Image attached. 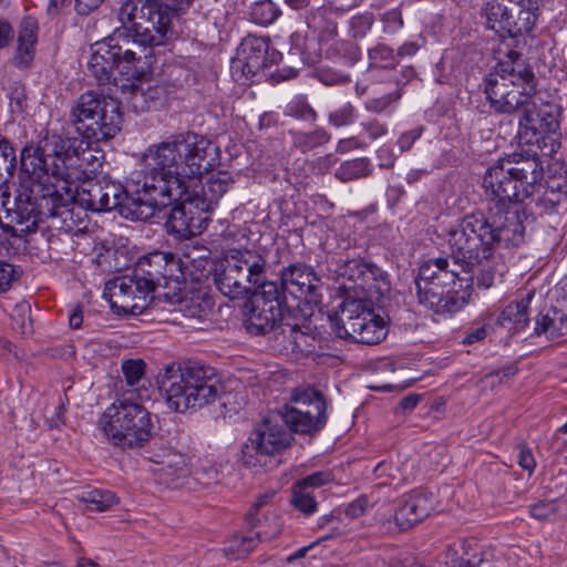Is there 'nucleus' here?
Segmentation results:
<instances>
[{"label":"nucleus","mask_w":567,"mask_h":567,"mask_svg":"<svg viewBox=\"0 0 567 567\" xmlns=\"http://www.w3.org/2000/svg\"><path fill=\"white\" fill-rule=\"evenodd\" d=\"M454 258H431L422 262L415 278V288L419 303L437 315L455 313L462 310L470 301L471 292L467 289L447 290L444 288L455 286L460 281V288H468L472 276L462 271L460 262L454 264Z\"/></svg>","instance_id":"39448f33"},{"label":"nucleus","mask_w":567,"mask_h":567,"mask_svg":"<svg viewBox=\"0 0 567 567\" xmlns=\"http://www.w3.org/2000/svg\"><path fill=\"white\" fill-rule=\"evenodd\" d=\"M102 2L103 0H76L75 9L80 14H87L97 9Z\"/></svg>","instance_id":"e2e57ef3"},{"label":"nucleus","mask_w":567,"mask_h":567,"mask_svg":"<svg viewBox=\"0 0 567 567\" xmlns=\"http://www.w3.org/2000/svg\"><path fill=\"white\" fill-rule=\"evenodd\" d=\"M122 33L123 32H113L112 35L91 47L87 69L100 83L110 82L114 69L122 70V64L118 60V51L121 48L114 42V40L121 38Z\"/></svg>","instance_id":"412c9836"},{"label":"nucleus","mask_w":567,"mask_h":567,"mask_svg":"<svg viewBox=\"0 0 567 567\" xmlns=\"http://www.w3.org/2000/svg\"><path fill=\"white\" fill-rule=\"evenodd\" d=\"M378 158L381 167L390 168L394 165L396 155L390 146L383 145L378 150Z\"/></svg>","instance_id":"bf43d9fd"},{"label":"nucleus","mask_w":567,"mask_h":567,"mask_svg":"<svg viewBox=\"0 0 567 567\" xmlns=\"http://www.w3.org/2000/svg\"><path fill=\"white\" fill-rule=\"evenodd\" d=\"M421 134H422L421 128H414V130L403 133L398 140V145H399L400 152L403 153V152L411 150V147L413 146L415 141L421 137Z\"/></svg>","instance_id":"4d7b16f0"},{"label":"nucleus","mask_w":567,"mask_h":567,"mask_svg":"<svg viewBox=\"0 0 567 567\" xmlns=\"http://www.w3.org/2000/svg\"><path fill=\"white\" fill-rule=\"evenodd\" d=\"M79 501L87 512H104L116 505L118 497L112 491L95 488L82 492Z\"/></svg>","instance_id":"2f4dec72"},{"label":"nucleus","mask_w":567,"mask_h":567,"mask_svg":"<svg viewBox=\"0 0 567 567\" xmlns=\"http://www.w3.org/2000/svg\"><path fill=\"white\" fill-rule=\"evenodd\" d=\"M138 203L133 209V217L136 219H148L154 216L157 209L175 204L166 221L168 233L179 238H190L202 234L206 228L205 204L195 198L190 189H182L177 196H172L168 203L151 206L145 196L144 189L138 192Z\"/></svg>","instance_id":"9b49d317"},{"label":"nucleus","mask_w":567,"mask_h":567,"mask_svg":"<svg viewBox=\"0 0 567 567\" xmlns=\"http://www.w3.org/2000/svg\"><path fill=\"white\" fill-rule=\"evenodd\" d=\"M278 114L275 112H265L259 117V127L269 128L278 124Z\"/></svg>","instance_id":"774afa93"},{"label":"nucleus","mask_w":567,"mask_h":567,"mask_svg":"<svg viewBox=\"0 0 567 567\" xmlns=\"http://www.w3.org/2000/svg\"><path fill=\"white\" fill-rule=\"evenodd\" d=\"M290 402L282 414L284 422L291 431L300 434H313L327 423V403L323 394L309 385L292 390Z\"/></svg>","instance_id":"2eb2a0df"},{"label":"nucleus","mask_w":567,"mask_h":567,"mask_svg":"<svg viewBox=\"0 0 567 567\" xmlns=\"http://www.w3.org/2000/svg\"><path fill=\"white\" fill-rule=\"evenodd\" d=\"M518 464L523 470L527 471L529 475L534 472L536 467L535 457L530 449H528L525 445L519 446Z\"/></svg>","instance_id":"6e6d98bb"},{"label":"nucleus","mask_w":567,"mask_h":567,"mask_svg":"<svg viewBox=\"0 0 567 567\" xmlns=\"http://www.w3.org/2000/svg\"><path fill=\"white\" fill-rule=\"evenodd\" d=\"M138 202V196L130 197L120 183L101 179L86 181L81 186L78 184L73 204L79 203L92 212H109L117 207H126L133 215V209Z\"/></svg>","instance_id":"f3484780"},{"label":"nucleus","mask_w":567,"mask_h":567,"mask_svg":"<svg viewBox=\"0 0 567 567\" xmlns=\"http://www.w3.org/2000/svg\"><path fill=\"white\" fill-rule=\"evenodd\" d=\"M162 390L167 406L172 411L185 413L215 402L220 393V383L213 368L185 362L165 369Z\"/></svg>","instance_id":"423d86ee"},{"label":"nucleus","mask_w":567,"mask_h":567,"mask_svg":"<svg viewBox=\"0 0 567 567\" xmlns=\"http://www.w3.org/2000/svg\"><path fill=\"white\" fill-rule=\"evenodd\" d=\"M486 27L499 38H514L520 33L513 8H508L502 0H489L485 7Z\"/></svg>","instance_id":"a878e982"},{"label":"nucleus","mask_w":567,"mask_h":567,"mask_svg":"<svg viewBox=\"0 0 567 567\" xmlns=\"http://www.w3.org/2000/svg\"><path fill=\"white\" fill-rule=\"evenodd\" d=\"M245 323L250 333L265 334L281 319L280 302L267 305L261 297H251L245 306Z\"/></svg>","instance_id":"5701e85b"},{"label":"nucleus","mask_w":567,"mask_h":567,"mask_svg":"<svg viewBox=\"0 0 567 567\" xmlns=\"http://www.w3.org/2000/svg\"><path fill=\"white\" fill-rule=\"evenodd\" d=\"M332 480L333 476L330 472L320 471L308 475L307 477L298 481L297 483L312 491L316 487H320L332 482Z\"/></svg>","instance_id":"8fccbe9b"},{"label":"nucleus","mask_w":567,"mask_h":567,"mask_svg":"<svg viewBox=\"0 0 567 567\" xmlns=\"http://www.w3.org/2000/svg\"><path fill=\"white\" fill-rule=\"evenodd\" d=\"M367 145L362 143L358 137L351 136L348 138L340 140L337 145V152L347 153L355 148H364Z\"/></svg>","instance_id":"052dcab7"},{"label":"nucleus","mask_w":567,"mask_h":567,"mask_svg":"<svg viewBox=\"0 0 567 567\" xmlns=\"http://www.w3.org/2000/svg\"><path fill=\"white\" fill-rule=\"evenodd\" d=\"M557 509L556 502H539L530 506V514L533 517L537 519H548L550 518Z\"/></svg>","instance_id":"864d4df0"},{"label":"nucleus","mask_w":567,"mask_h":567,"mask_svg":"<svg viewBox=\"0 0 567 567\" xmlns=\"http://www.w3.org/2000/svg\"><path fill=\"white\" fill-rule=\"evenodd\" d=\"M401 93L399 91H395L390 94L367 101L364 107L367 111L373 113H382L385 112L392 103L399 101Z\"/></svg>","instance_id":"49530a36"},{"label":"nucleus","mask_w":567,"mask_h":567,"mask_svg":"<svg viewBox=\"0 0 567 567\" xmlns=\"http://www.w3.org/2000/svg\"><path fill=\"white\" fill-rule=\"evenodd\" d=\"M104 296L109 297L113 309L124 313L140 315L147 308L152 292L133 271V276H121L107 281Z\"/></svg>","instance_id":"a211bd4d"},{"label":"nucleus","mask_w":567,"mask_h":567,"mask_svg":"<svg viewBox=\"0 0 567 567\" xmlns=\"http://www.w3.org/2000/svg\"><path fill=\"white\" fill-rule=\"evenodd\" d=\"M368 505V498L365 496H361L348 505L346 513L352 518L359 517L364 513Z\"/></svg>","instance_id":"13d9d810"},{"label":"nucleus","mask_w":567,"mask_h":567,"mask_svg":"<svg viewBox=\"0 0 567 567\" xmlns=\"http://www.w3.org/2000/svg\"><path fill=\"white\" fill-rule=\"evenodd\" d=\"M533 297L534 292L530 291L519 301L511 302L507 305L499 313L497 323L503 327H508L514 331L523 330L528 323L527 309Z\"/></svg>","instance_id":"7c9ffc66"},{"label":"nucleus","mask_w":567,"mask_h":567,"mask_svg":"<svg viewBox=\"0 0 567 567\" xmlns=\"http://www.w3.org/2000/svg\"><path fill=\"white\" fill-rule=\"evenodd\" d=\"M202 249L199 248H190L187 251L183 252L181 257L176 256V259H186V255H190L195 260H190L188 264V267L184 269V281L186 280V277L189 276L196 280L199 279V275L196 274V271H203L205 270L208 259L206 256L199 254ZM189 259H192L189 257Z\"/></svg>","instance_id":"ea45409f"},{"label":"nucleus","mask_w":567,"mask_h":567,"mask_svg":"<svg viewBox=\"0 0 567 567\" xmlns=\"http://www.w3.org/2000/svg\"><path fill=\"white\" fill-rule=\"evenodd\" d=\"M105 437L121 449H138L152 436L151 413L140 403L117 399L109 405L97 421Z\"/></svg>","instance_id":"6e6552de"},{"label":"nucleus","mask_w":567,"mask_h":567,"mask_svg":"<svg viewBox=\"0 0 567 567\" xmlns=\"http://www.w3.org/2000/svg\"><path fill=\"white\" fill-rule=\"evenodd\" d=\"M266 275V259L256 250L230 248L216 264L213 279L230 299L248 296Z\"/></svg>","instance_id":"1a4fd4ad"},{"label":"nucleus","mask_w":567,"mask_h":567,"mask_svg":"<svg viewBox=\"0 0 567 567\" xmlns=\"http://www.w3.org/2000/svg\"><path fill=\"white\" fill-rule=\"evenodd\" d=\"M285 115L308 122H315L318 117L307 96L302 94L296 95L289 101L285 109Z\"/></svg>","instance_id":"f704fd0d"},{"label":"nucleus","mask_w":567,"mask_h":567,"mask_svg":"<svg viewBox=\"0 0 567 567\" xmlns=\"http://www.w3.org/2000/svg\"><path fill=\"white\" fill-rule=\"evenodd\" d=\"M166 94L165 86L158 83L144 82L133 89L131 104L137 112H146L159 104Z\"/></svg>","instance_id":"c756f323"},{"label":"nucleus","mask_w":567,"mask_h":567,"mask_svg":"<svg viewBox=\"0 0 567 567\" xmlns=\"http://www.w3.org/2000/svg\"><path fill=\"white\" fill-rule=\"evenodd\" d=\"M488 333L487 326H481L470 330L463 339L465 344H473L486 338Z\"/></svg>","instance_id":"680f3d73"},{"label":"nucleus","mask_w":567,"mask_h":567,"mask_svg":"<svg viewBox=\"0 0 567 567\" xmlns=\"http://www.w3.org/2000/svg\"><path fill=\"white\" fill-rule=\"evenodd\" d=\"M189 257L195 260L190 255H186V259H176L174 254L154 251L141 257L133 271L152 293L163 287L169 289L164 297L175 296L183 288L184 269L188 267Z\"/></svg>","instance_id":"ddd939ff"},{"label":"nucleus","mask_w":567,"mask_h":567,"mask_svg":"<svg viewBox=\"0 0 567 567\" xmlns=\"http://www.w3.org/2000/svg\"><path fill=\"white\" fill-rule=\"evenodd\" d=\"M20 275L21 272L16 266L9 262H0V293L10 290L13 284L19 280Z\"/></svg>","instance_id":"c03bdc74"},{"label":"nucleus","mask_w":567,"mask_h":567,"mask_svg":"<svg viewBox=\"0 0 567 567\" xmlns=\"http://www.w3.org/2000/svg\"><path fill=\"white\" fill-rule=\"evenodd\" d=\"M381 20L384 23L383 31L386 33H395L403 27L402 14L398 9L384 12Z\"/></svg>","instance_id":"3c124183"},{"label":"nucleus","mask_w":567,"mask_h":567,"mask_svg":"<svg viewBox=\"0 0 567 567\" xmlns=\"http://www.w3.org/2000/svg\"><path fill=\"white\" fill-rule=\"evenodd\" d=\"M291 440V434L281 423L267 419L244 444L241 461L249 468H267L271 466L272 458L290 445Z\"/></svg>","instance_id":"dca6fc26"},{"label":"nucleus","mask_w":567,"mask_h":567,"mask_svg":"<svg viewBox=\"0 0 567 567\" xmlns=\"http://www.w3.org/2000/svg\"><path fill=\"white\" fill-rule=\"evenodd\" d=\"M146 364L142 359H125L121 364V370L127 385L135 386L145 375Z\"/></svg>","instance_id":"58836bf2"},{"label":"nucleus","mask_w":567,"mask_h":567,"mask_svg":"<svg viewBox=\"0 0 567 567\" xmlns=\"http://www.w3.org/2000/svg\"><path fill=\"white\" fill-rule=\"evenodd\" d=\"M142 189L151 206L168 203L215 166L218 148L207 137L184 132L152 144L144 154Z\"/></svg>","instance_id":"7ed1b4c3"},{"label":"nucleus","mask_w":567,"mask_h":567,"mask_svg":"<svg viewBox=\"0 0 567 567\" xmlns=\"http://www.w3.org/2000/svg\"><path fill=\"white\" fill-rule=\"evenodd\" d=\"M291 135L293 145L302 152L323 145L330 140V134L322 127L308 133L291 132Z\"/></svg>","instance_id":"72a5a7b5"},{"label":"nucleus","mask_w":567,"mask_h":567,"mask_svg":"<svg viewBox=\"0 0 567 567\" xmlns=\"http://www.w3.org/2000/svg\"><path fill=\"white\" fill-rule=\"evenodd\" d=\"M370 66L372 68H394L398 64V58L393 49L384 43H378L368 51Z\"/></svg>","instance_id":"4c0bfd02"},{"label":"nucleus","mask_w":567,"mask_h":567,"mask_svg":"<svg viewBox=\"0 0 567 567\" xmlns=\"http://www.w3.org/2000/svg\"><path fill=\"white\" fill-rule=\"evenodd\" d=\"M371 172L370 161L367 157H361L342 163L336 171V177L341 182H349L367 177Z\"/></svg>","instance_id":"473e14b6"},{"label":"nucleus","mask_w":567,"mask_h":567,"mask_svg":"<svg viewBox=\"0 0 567 567\" xmlns=\"http://www.w3.org/2000/svg\"><path fill=\"white\" fill-rule=\"evenodd\" d=\"M291 504L306 515H311L317 512V502L312 491L295 483L291 491Z\"/></svg>","instance_id":"e433bc0d"},{"label":"nucleus","mask_w":567,"mask_h":567,"mask_svg":"<svg viewBox=\"0 0 567 567\" xmlns=\"http://www.w3.org/2000/svg\"><path fill=\"white\" fill-rule=\"evenodd\" d=\"M252 291V297H261L267 305H269L270 301L271 303L280 302L277 284L274 281H265V277L256 285V288Z\"/></svg>","instance_id":"a18cd8bd"},{"label":"nucleus","mask_w":567,"mask_h":567,"mask_svg":"<svg viewBox=\"0 0 567 567\" xmlns=\"http://www.w3.org/2000/svg\"><path fill=\"white\" fill-rule=\"evenodd\" d=\"M280 14V9L270 0L254 3L250 11L251 20L260 25L271 24Z\"/></svg>","instance_id":"c9c22d12"},{"label":"nucleus","mask_w":567,"mask_h":567,"mask_svg":"<svg viewBox=\"0 0 567 567\" xmlns=\"http://www.w3.org/2000/svg\"><path fill=\"white\" fill-rule=\"evenodd\" d=\"M274 495H275L274 492H267L257 497V499L251 505L249 512L247 513V520L249 524H251V525L257 524L256 516H257L258 512L260 511L261 507L266 506L270 502V499L274 497Z\"/></svg>","instance_id":"5fc2aeb1"},{"label":"nucleus","mask_w":567,"mask_h":567,"mask_svg":"<svg viewBox=\"0 0 567 567\" xmlns=\"http://www.w3.org/2000/svg\"><path fill=\"white\" fill-rule=\"evenodd\" d=\"M534 332L536 336H545L555 339L567 333V315L557 308H548L542 311L535 319Z\"/></svg>","instance_id":"c85d7f7f"},{"label":"nucleus","mask_w":567,"mask_h":567,"mask_svg":"<svg viewBox=\"0 0 567 567\" xmlns=\"http://www.w3.org/2000/svg\"><path fill=\"white\" fill-rule=\"evenodd\" d=\"M281 287L289 295L308 305L321 301L322 281L315 270L303 264H292L281 270Z\"/></svg>","instance_id":"6ab92c4d"},{"label":"nucleus","mask_w":567,"mask_h":567,"mask_svg":"<svg viewBox=\"0 0 567 567\" xmlns=\"http://www.w3.org/2000/svg\"><path fill=\"white\" fill-rule=\"evenodd\" d=\"M16 152L9 141L0 135V169L14 167Z\"/></svg>","instance_id":"603ef678"},{"label":"nucleus","mask_w":567,"mask_h":567,"mask_svg":"<svg viewBox=\"0 0 567 567\" xmlns=\"http://www.w3.org/2000/svg\"><path fill=\"white\" fill-rule=\"evenodd\" d=\"M337 274L344 301H373L389 290L385 274L378 266L362 259L346 261L338 268Z\"/></svg>","instance_id":"4468645a"},{"label":"nucleus","mask_w":567,"mask_h":567,"mask_svg":"<svg viewBox=\"0 0 567 567\" xmlns=\"http://www.w3.org/2000/svg\"><path fill=\"white\" fill-rule=\"evenodd\" d=\"M372 305L373 301L367 300L343 301L336 321L337 336L363 344L383 340L388 329L384 320L374 313Z\"/></svg>","instance_id":"f8f14e48"},{"label":"nucleus","mask_w":567,"mask_h":567,"mask_svg":"<svg viewBox=\"0 0 567 567\" xmlns=\"http://www.w3.org/2000/svg\"><path fill=\"white\" fill-rule=\"evenodd\" d=\"M543 166L535 155L513 154L492 164L483 177L488 215L468 214L454 221H442L439 236L451 249L454 264L470 268L494 257L501 247L524 243L525 216L519 204L540 187Z\"/></svg>","instance_id":"f03ea898"},{"label":"nucleus","mask_w":567,"mask_h":567,"mask_svg":"<svg viewBox=\"0 0 567 567\" xmlns=\"http://www.w3.org/2000/svg\"><path fill=\"white\" fill-rule=\"evenodd\" d=\"M103 159L104 153L87 142L45 132L21 152V169L34 182L32 188L21 186L11 199L8 186L0 187V228L22 237L42 218L70 214L76 185L90 181Z\"/></svg>","instance_id":"f257e3e1"},{"label":"nucleus","mask_w":567,"mask_h":567,"mask_svg":"<svg viewBox=\"0 0 567 567\" xmlns=\"http://www.w3.org/2000/svg\"><path fill=\"white\" fill-rule=\"evenodd\" d=\"M150 462L152 464L150 470L159 483L166 485L173 483L184 472L185 467L184 456L166 447L153 452L150 456Z\"/></svg>","instance_id":"393cba45"},{"label":"nucleus","mask_w":567,"mask_h":567,"mask_svg":"<svg viewBox=\"0 0 567 567\" xmlns=\"http://www.w3.org/2000/svg\"><path fill=\"white\" fill-rule=\"evenodd\" d=\"M420 401V396L415 394H410L401 399L399 403V409L402 412H410L417 405Z\"/></svg>","instance_id":"338daca9"},{"label":"nucleus","mask_w":567,"mask_h":567,"mask_svg":"<svg viewBox=\"0 0 567 567\" xmlns=\"http://www.w3.org/2000/svg\"><path fill=\"white\" fill-rule=\"evenodd\" d=\"M70 123L87 141L113 138L121 130L120 102L95 92L83 93L70 112Z\"/></svg>","instance_id":"9d476101"},{"label":"nucleus","mask_w":567,"mask_h":567,"mask_svg":"<svg viewBox=\"0 0 567 567\" xmlns=\"http://www.w3.org/2000/svg\"><path fill=\"white\" fill-rule=\"evenodd\" d=\"M233 177L228 172L218 171L212 173L206 182H202V177L198 181L190 184V193L195 198L204 202L205 209L207 210L209 205L217 202L233 184Z\"/></svg>","instance_id":"bb28decb"},{"label":"nucleus","mask_w":567,"mask_h":567,"mask_svg":"<svg viewBox=\"0 0 567 567\" xmlns=\"http://www.w3.org/2000/svg\"><path fill=\"white\" fill-rule=\"evenodd\" d=\"M360 126L371 141H375L388 133V125L378 118L363 121L361 122Z\"/></svg>","instance_id":"09e8293b"},{"label":"nucleus","mask_w":567,"mask_h":567,"mask_svg":"<svg viewBox=\"0 0 567 567\" xmlns=\"http://www.w3.org/2000/svg\"><path fill=\"white\" fill-rule=\"evenodd\" d=\"M495 278V272L491 269H484L477 276V285L484 289H488L493 286Z\"/></svg>","instance_id":"69168bd1"},{"label":"nucleus","mask_w":567,"mask_h":567,"mask_svg":"<svg viewBox=\"0 0 567 567\" xmlns=\"http://www.w3.org/2000/svg\"><path fill=\"white\" fill-rule=\"evenodd\" d=\"M281 533V526L277 518L269 525V529H262L249 534H235L223 548L224 556L229 560H240L247 558L250 553L262 540H270Z\"/></svg>","instance_id":"b1692460"},{"label":"nucleus","mask_w":567,"mask_h":567,"mask_svg":"<svg viewBox=\"0 0 567 567\" xmlns=\"http://www.w3.org/2000/svg\"><path fill=\"white\" fill-rule=\"evenodd\" d=\"M485 94L496 112H520L518 134L527 143L550 125L537 103L535 74L517 52L511 51L485 79Z\"/></svg>","instance_id":"20e7f679"},{"label":"nucleus","mask_w":567,"mask_h":567,"mask_svg":"<svg viewBox=\"0 0 567 567\" xmlns=\"http://www.w3.org/2000/svg\"><path fill=\"white\" fill-rule=\"evenodd\" d=\"M374 474L377 478H385L383 482L380 483L382 485H390L395 480L400 481L399 470L392 463L380 462L374 467Z\"/></svg>","instance_id":"de8ad7c7"},{"label":"nucleus","mask_w":567,"mask_h":567,"mask_svg":"<svg viewBox=\"0 0 567 567\" xmlns=\"http://www.w3.org/2000/svg\"><path fill=\"white\" fill-rule=\"evenodd\" d=\"M357 120V110L351 103H346L340 109L329 113L328 122L334 127L351 125Z\"/></svg>","instance_id":"a19ab883"},{"label":"nucleus","mask_w":567,"mask_h":567,"mask_svg":"<svg viewBox=\"0 0 567 567\" xmlns=\"http://www.w3.org/2000/svg\"><path fill=\"white\" fill-rule=\"evenodd\" d=\"M436 506L435 497L425 489H414L404 495L394 513V520L401 529H409L425 519Z\"/></svg>","instance_id":"4be33fe9"},{"label":"nucleus","mask_w":567,"mask_h":567,"mask_svg":"<svg viewBox=\"0 0 567 567\" xmlns=\"http://www.w3.org/2000/svg\"><path fill=\"white\" fill-rule=\"evenodd\" d=\"M171 31V19L166 11H161L155 3L141 7L140 21L134 23L130 32L116 29L114 32H123L121 38L114 40L121 50L118 60L122 64L121 73H128L143 58L151 56L152 47L162 45L167 40Z\"/></svg>","instance_id":"0eeeda50"},{"label":"nucleus","mask_w":567,"mask_h":567,"mask_svg":"<svg viewBox=\"0 0 567 567\" xmlns=\"http://www.w3.org/2000/svg\"><path fill=\"white\" fill-rule=\"evenodd\" d=\"M83 322L82 307L80 305L74 306L69 315V324L72 329H78Z\"/></svg>","instance_id":"0e129e2a"},{"label":"nucleus","mask_w":567,"mask_h":567,"mask_svg":"<svg viewBox=\"0 0 567 567\" xmlns=\"http://www.w3.org/2000/svg\"><path fill=\"white\" fill-rule=\"evenodd\" d=\"M269 41L264 37H246L237 52V58L231 62L234 73L240 72L241 76L250 80L268 66Z\"/></svg>","instance_id":"aec40b11"},{"label":"nucleus","mask_w":567,"mask_h":567,"mask_svg":"<svg viewBox=\"0 0 567 567\" xmlns=\"http://www.w3.org/2000/svg\"><path fill=\"white\" fill-rule=\"evenodd\" d=\"M137 7L134 0H125L118 10V20L122 24L121 31L130 32L134 28V23L140 21L141 14L136 16Z\"/></svg>","instance_id":"37998d69"},{"label":"nucleus","mask_w":567,"mask_h":567,"mask_svg":"<svg viewBox=\"0 0 567 567\" xmlns=\"http://www.w3.org/2000/svg\"><path fill=\"white\" fill-rule=\"evenodd\" d=\"M38 39V22L32 17L22 20L19 35L18 50L14 56V63L18 66H28L34 56V47Z\"/></svg>","instance_id":"cd10ccee"},{"label":"nucleus","mask_w":567,"mask_h":567,"mask_svg":"<svg viewBox=\"0 0 567 567\" xmlns=\"http://www.w3.org/2000/svg\"><path fill=\"white\" fill-rule=\"evenodd\" d=\"M374 23L372 13L364 12L352 17L349 21L350 34L355 39L364 38Z\"/></svg>","instance_id":"79ce46f5"}]
</instances>
